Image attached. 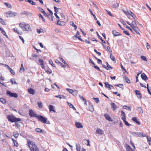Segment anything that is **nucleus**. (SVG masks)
Returning <instances> with one entry per match:
<instances>
[{
	"label": "nucleus",
	"instance_id": "obj_53",
	"mask_svg": "<svg viewBox=\"0 0 151 151\" xmlns=\"http://www.w3.org/2000/svg\"><path fill=\"white\" fill-rule=\"evenodd\" d=\"M141 58L143 60L145 61H147V58H146V57L144 56H143V55L141 56Z\"/></svg>",
	"mask_w": 151,
	"mask_h": 151
},
{
	"label": "nucleus",
	"instance_id": "obj_16",
	"mask_svg": "<svg viewBox=\"0 0 151 151\" xmlns=\"http://www.w3.org/2000/svg\"><path fill=\"white\" fill-rule=\"evenodd\" d=\"M111 107H112L113 111H114L116 110L117 108V106L114 103H111Z\"/></svg>",
	"mask_w": 151,
	"mask_h": 151
},
{
	"label": "nucleus",
	"instance_id": "obj_61",
	"mask_svg": "<svg viewBox=\"0 0 151 151\" xmlns=\"http://www.w3.org/2000/svg\"><path fill=\"white\" fill-rule=\"evenodd\" d=\"M141 73H138L137 74V75L136 76V82H138V81H139V80L138 79V76H139V75Z\"/></svg>",
	"mask_w": 151,
	"mask_h": 151
},
{
	"label": "nucleus",
	"instance_id": "obj_19",
	"mask_svg": "<svg viewBox=\"0 0 151 151\" xmlns=\"http://www.w3.org/2000/svg\"><path fill=\"white\" fill-rule=\"evenodd\" d=\"M8 14L11 17L15 16L17 15V13L13 12L11 11L8 12Z\"/></svg>",
	"mask_w": 151,
	"mask_h": 151
},
{
	"label": "nucleus",
	"instance_id": "obj_6",
	"mask_svg": "<svg viewBox=\"0 0 151 151\" xmlns=\"http://www.w3.org/2000/svg\"><path fill=\"white\" fill-rule=\"evenodd\" d=\"M6 92L7 95L11 97L16 98L18 97V94L17 93H12L9 90L7 91Z\"/></svg>",
	"mask_w": 151,
	"mask_h": 151
},
{
	"label": "nucleus",
	"instance_id": "obj_29",
	"mask_svg": "<svg viewBox=\"0 0 151 151\" xmlns=\"http://www.w3.org/2000/svg\"><path fill=\"white\" fill-rule=\"evenodd\" d=\"M138 136L141 137H145L146 136L145 134L144 133H139V134L138 135Z\"/></svg>",
	"mask_w": 151,
	"mask_h": 151
},
{
	"label": "nucleus",
	"instance_id": "obj_7",
	"mask_svg": "<svg viewBox=\"0 0 151 151\" xmlns=\"http://www.w3.org/2000/svg\"><path fill=\"white\" fill-rule=\"evenodd\" d=\"M38 9L40 11L41 13H42L45 16H46L47 17H49V16H50V14H47L44 11V10L41 8L39 7H38Z\"/></svg>",
	"mask_w": 151,
	"mask_h": 151
},
{
	"label": "nucleus",
	"instance_id": "obj_38",
	"mask_svg": "<svg viewBox=\"0 0 151 151\" xmlns=\"http://www.w3.org/2000/svg\"><path fill=\"white\" fill-rule=\"evenodd\" d=\"M39 62L40 63L41 65H43V66L44 61L42 59H39Z\"/></svg>",
	"mask_w": 151,
	"mask_h": 151
},
{
	"label": "nucleus",
	"instance_id": "obj_43",
	"mask_svg": "<svg viewBox=\"0 0 151 151\" xmlns=\"http://www.w3.org/2000/svg\"><path fill=\"white\" fill-rule=\"evenodd\" d=\"M12 139L13 142L14 143V146H17V145H18V144L17 142L15 140H14L13 138H12Z\"/></svg>",
	"mask_w": 151,
	"mask_h": 151
},
{
	"label": "nucleus",
	"instance_id": "obj_40",
	"mask_svg": "<svg viewBox=\"0 0 151 151\" xmlns=\"http://www.w3.org/2000/svg\"><path fill=\"white\" fill-rule=\"evenodd\" d=\"M0 101L1 103H2L3 104H5L6 103V101L3 98H0Z\"/></svg>",
	"mask_w": 151,
	"mask_h": 151
},
{
	"label": "nucleus",
	"instance_id": "obj_57",
	"mask_svg": "<svg viewBox=\"0 0 151 151\" xmlns=\"http://www.w3.org/2000/svg\"><path fill=\"white\" fill-rule=\"evenodd\" d=\"M105 10L107 12V14L111 17H114V16L110 12L106 10Z\"/></svg>",
	"mask_w": 151,
	"mask_h": 151
},
{
	"label": "nucleus",
	"instance_id": "obj_14",
	"mask_svg": "<svg viewBox=\"0 0 151 151\" xmlns=\"http://www.w3.org/2000/svg\"><path fill=\"white\" fill-rule=\"evenodd\" d=\"M112 34L115 36L122 35V34L119 32H117L115 30L112 31Z\"/></svg>",
	"mask_w": 151,
	"mask_h": 151
},
{
	"label": "nucleus",
	"instance_id": "obj_48",
	"mask_svg": "<svg viewBox=\"0 0 151 151\" xmlns=\"http://www.w3.org/2000/svg\"><path fill=\"white\" fill-rule=\"evenodd\" d=\"M147 139L148 142H149V145H151V138L150 137H147Z\"/></svg>",
	"mask_w": 151,
	"mask_h": 151
},
{
	"label": "nucleus",
	"instance_id": "obj_56",
	"mask_svg": "<svg viewBox=\"0 0 151 151\" xmlns=\"http://www.w3.org/2000/svg\"><path fill=\"white\" fill-rule=\"evenodd\" d=\"M67 103L68 104V106H69V107L70 108H72L74 107V106L71 103H69L68 102H67Z\"/></svg>",
	"mask_w": 151,
	"mask_h": 151
},
{
	"label": "nucleus",
	"instance_id": "obj_46",
	"mask_svg": "<svg viewBox=\"0 0 151 151\" xmlns=\"http://www.w3.org/2000/svg\"><path fill=\"white\" fill-rule=\"evenodd\" d=\"M24 69L23 67V64H22L21 65V66L20 71L21 72H24Z\"/></svg>",
	"mask_w": 151,
	"mask_h": 151
},
{
	"label": "nucleus",
	"instance_id": "obj_54",
	"mask_svg": "<svg viewBox=\"0 0 151 151\" xmlns=\"http://www.w3.org/2000/svg\"><path fill=\"white\" fill-rule=\"evenodd\" d=\"M0 22L3 25H5V23L4 22L3 19L1 18H0Z\"/></svg>",
	"mask_w": 151,
	"mask_h": 151
},
{
	"label": "nucleus",
	"instance_id": "obj_21",
	"mask_svg": "<svg viewBox=\"0 0 151 151\" xmlns=\"http://www.w3.org/2000/svg\"><path fill=\"white\" fill-rule=\"evenodd\" d=\"M137 110L139 112V114L142 115L143 112V111L141 107H139L137 108Z\"/></svg>",
	"mask_w": 151,
	"mask_h": 151
},
{
	"label": "nucleus",
	"instance_id": "obj_27",
	"mask_svg": "<svg viewBox=\"0 0 151 151\" xmlns=\"http://www.w3.org/2000/svg\"><path fill=\"white\" fill-rule=\"evenodd\" d=\"M76 147L77 151H80L81 147L79 144H76Z\"/></svg>",
	"mask_w": 151,
	"mask_h": 151
},
{
	"label": "nucleus",
	"instance_id": "obj_41",
	"mask_svg": "<svg viewBox=\"0 0 151 151\" xmlns=\"http://www.w3.org/2000/svg\"><path fill=\"white\" fill-rule=\"evenodd\" d=\"M39 18H41L42 19V21L44 22H45V19L43 17L42 15L41 14H39Z\"/></svg>",
	"mask_w": 151,
	"mask_h": 151
},
{
	"label": "nucleus",
	"instance_id": "obj_15",
	"mask_svg": "<svg viewBox=\"0 0 151 151\" xmlns=\"http://www.w3.org/2000/svg\"><path fill=\"white\" fill-rule=\"evenodd\" d=\"M132 119V121L135 122L138 125H139L140 124V122L137 120V118L136 117H133Z\"/></svg>",
	"mask_w": 151,
	"mask_h": 151
},
{
	"label": "nucleus",
	"instance_id": "obj_50",
	"mask_svg": "<svg viewBox=\"0 0 151 151\" xmlns=\"http://www.w3.org/2000/svg\"><path fill=\"white\" fill-rule=\"evenodd\" d=\"M89 110L91 111H93L94 110V108L93 107V105L90 106L89 107Z\"/></svg>",
	"mask_w": 151,
	"mask_h": 151
},
{
	"label": "nucleus",
	"instance_id": "obj_22",
	"mask_svg": "<svg viewBox=\"0 0 151 151\" xmlns=\"http://www.w3.org/2000/svg\"><path fill=\"white\" fill-rule=\"evenodd\" d=\"M104 116L105 118L108 120L111 121V117L107 114H104Z\"/></svg>",
	"mask_w": 151,
	"mask_h": 151
},
{
	"label": "nucleus",
	"instance_id": "obj_18",
	"mask_svg": "<svg viewBox=\"0 0 151 151\" xmlns=\"http://www.w3.org/2000/svg\"><path fill=\"white\" fill-rule=\"evenodd\" d=\"M79 98H80V99H81V100L83 101H84V105H85L86 106H87V101H86V100L85 99V98L83 96H81L80 95H79Z\"/></svg>",
	"mask_w": 151,
	"mask_h": 151
},
{
	"label": "nucleus",
	"instance_id": "obj_35",
	"mask_svg": "<svg viewBox=\"0 0 151 151\" xmlns=\"http://www.w3.org/2000/svg\"><path fill=\"white\" fill-rule=\"evenodd\" d=\"M47 10L49 11V13H50L49 14H50V17H51V20L52 21H53V18H52V14H53V13H52V12L51 10H50V9H49V8H47Z\"/></svg>",
	"mask_w": 151,
	"mask_h": 151
},
{
	"label": "nucleus",
	"instance_id": "obj_20",
	"mask_svg": "<svg viewBox=\"0 0 151 151\" xmlns=\"http://www.w3.org/2000/svg\"><path fill=\"white\" fill-rule=\"evenodd\" d=\"M105 86L107 88L109 89L110 90L111 89V87L113 88V86L111 85H110L107 82H105L104 83Z\"/></svg>",
	"mask_w": 151,
	"mask_h": 151
},
{
	"label": "nucleus",
	"instance_id": "obj_31",
	"mask_svg": "<svg viewBox=\"0 0 151 151\" xmlns=\"http://www.w3.org/2000/svg\"><path fill=\"white\" fill-rule=\"evenodd\" d=\"M70 25L71 26L75 28V30H76L77 29V26L75 25L74 24V23L73 22H71L70 23Z\"/></svg>",
	"mask_w": 151,
	"mask_h": 151
},
{
	"label": "nucleus",
	"instance_id": "obj_8",
	"mask_svg": "<svg viewBox=\"0 0 151 151\" xmlns=\"http://www.w3.org/2000/svg\"><path fill=\"white\" fill-rule=\"evenodd\" d=\"M81 36L80 35V33L79 32L77 31L76 34L74 37H73V39L75 37H76L78 38L79 40L81 41H83V40L81 38Z\"/></svg>",
	"mask_w": 151,
	"mask_h": 151
},
{
	"label": "nucleus",
	"instance_id": "obj_52",
	"mask_svg": "<svg viewBox=\"0 0 151 151\" xmlns=\"http://www.w3.org/2000/svg\"><path fill=\"white\" fill-rule=\"evenodd\" d=\"M132 25L133 26V27H137L136 22L132 21Z\"/></svg>",
	"mask_w": 151,
	"mask_h": 151
},
{
	"label": "nucleus",
	"instance_id": "obj_10",
	"mask_svg": "<svg viewBox=\"0 0 151 151\" xmlns=\"http://www.w3.org/2000/svg\"><path fill=\"white\" fill-rule=\"evenodd\" d=\"M132 29L134 30V31H135L136 33L139 35L140 34L139 32L140 30L138 27H133V26H132Z\"/></svg>",
	"mask_w": 151,
	"mask_h": 151
},
{
	"label": "nucleus",
	"instance_id": "obj_26",
	"mask_svg": "<svg viewBox=\"0 0 151 151\" xmlns=\"http://www.w3.org/2000/svg\"><path fill=\"white\" fill-rule=\"evenodd\" d=\"M25 1L29 2V4L32 5H34L36 4V3L32 0H25Z\"/></svg>",
	"mask_w": 151,
	"mask_h": 151
},
{
	"label": "nucleus",
	"instance_id": "obj_24",
	"mask_svg": "<svg viewBox=\"0 0 151 151\" xmlns=\"http://www.w3.org/2000/svg\"><path fill=\"white\" fill-rule=\"evenodd\" d=\"M57 24H58L60 25L63 26L65 24V23L64 22L61 21L59 20H58L57 21Z\"/></svg>",
	"mask_w": 151,
	"mask_h": 151
},
{
	"label": "nucleus",
	"instance_id": "obj_47",
	"mask_svg": "<svg viewBox=\"0 0 151 151\" xmlns=\"http://www.w3.org/2000/svg\"><path fill=\"white\" fill-rule=\"evenodd\" d=\"M115 86H116L119 87L120 88H121L122 89H123V88H124L123 87L122 88V87L123 86V85L122 84H119L115 85Z\"/></svg>",
	"mask_w": 151,
	"mask_h": 151
},
{
	"label": "nucleus",
	"instance_id": "obj_11",
	"mask_svg": "<svg viewBox=\"0 0 151 151\" xmlns=\"http://www.w3.org/2000/svg\"><path fill=\"white\" fill-rule=\"evenodd\" d=\"M134 92L138 98H141L142 97V95L140 91L139 90H135L134 91Z\"/></svg>",
	"mask_w": 151,
	"mask_h": 151
},
{
	"label": "nucleus",
	"instance_id": "obj_30",
	"mask_svg": "<svg viewBox=\"0 0 151 151\" xmlns=\"http://www.w3.org/2000/svg\"><path fill=\"white\" fill-rule=\"evenodd\" d=\"M106 64L107 65V66H106V69L107 70H109L110 69H113V68L112 67H111V66L108 64V62H106Z\"/></svg>",
	"mask_w": 151,
	"mask_h": 151
},
{
	"label": "nucleus",
	"instance_id": "obj_32",
	"mask_svg": "<svg viewBox=\"0 0 151 151\" xmlns=\"http://www.w3.org/2000/svg\"><path fill=\"white\" fill-rule=\"evenodd\" d=\"M37 104L39 108H41L43 106L42 102L38 101L37 102Z\"/></svg>",
	"mask_w": 151,
	"mask_h": 151
},
{
	"label": "nucleus",
	"instance_id": "obj_62",
	"mask_svg": "<svg viewBox=\"0 0 151 151\" xmlns=\"http://www.w3.org/2000/svg\"><path fill=\"white\" fill-rule=\"evenodd\" d=\"M54 10H55V13H58V11L59 10V9L57 8V7H56V6H55L54 7Z\"/></svg>",
	"mask_w": 151,
	"mask_h": 151
},
{
	"label": "nucleus",
	"instance_id": "obj_4",
	"mask_svg": "<svg viewBox=\"0 0 151 151\" xmlns=\"http://www.w3.org/2000/svg\"><path fill=\"white\" fill-rule=\"evenodd\" d=\"M39 120L43 123H45L47 122V118L46 117H44L41 115H39L37 116V118Z\"/></svg>",
	"mask_w": 151,
	"mask_h": 151
},
{
	"label": "nucleus",
	"instance_id": "obj_13",
	"mask_svg": "<svg viewBox=\"0 0 151 151\" xmlns=\"http://www.w3.org/2000/svg\"><path fill=\"white\" fill-rule=\"evenodd\" d=\"M96 132L97 133L100 135H102L104 134L103 131L100 128H98L96 130Z\"/></svg>",
	"mask_w": 151,
	"mask_h": 151
},
{
	"label": "nucleus",
	"instance_id": "obj_3",
	"mask_svg": "<svg viewBox=\"0 0 151 151\" xmlns=\"http://www.w3.org/2000/svg\"><path fill=\"white\" fill-rule=\"evenodd\" d=\"M7 118L9 121L12 122H19L21 120L20 118H17L12 115H8Z\"/></svg>",
	"mask_w": 151,
	"mask_h": 151
},
{
	"label": "nucleus",
	"instance_id": "obj_2",
	"mask_svg": "<svg viewBox=\"0 0 151 151\" xmlns=\"http://www.w3.org/2000/svg\"><path fill=\"white\" fill-rule=\"evenodd\" d=\"M27 143L29 147L30 148L31 151H39V149L37 146L34 144L33 142L30 139H28Z\"/></svg>",
	"mask_w": 151,
	"mask_h": 151
},
{
	"label": "nucleus",
	"instance_id": "obj_58",
	"mask_svg": "<svg viewBox=\"0 0 151 151\" xmlns=\"http://www.w3.org/2000/svg\"><path fill=\"white\" fill-rule=\"evenodd\" d=\"M93 99L95 100V102H96V103H98L99 101V99L98 98H94Z\"/></svg>",
	"mask_w": 151,
	"mask_h": 151
},
{
	"label": "nucleus",
	"instance_id": "obj_12",
	"mask_svg": "<svg viewBox=\"0 0 151 151\" xmlns=\"http://www.w3.org/2000/svg\"><path fill=\"white\" fill-rule=\"evenodd\" d=\"M141 77L145 81L147 80L148 79V77H147V76H146V75L145 73H142L141 75Z\"/></svg>",
	"mask_w": 151,
	"mask_h": 151
},
{
	"label": "nucleus",
	"instance_id": "obj_23",
	"mask_svg": "<svg viewBox=\"0 0 151 151\" xmlns=\"http://www.w3.org/2000/svg\"><path fill=\"white\" fill-rule=\"evenodd\" d=\"M28 92L31 94L33 95L35 94V91L32 88H29L28 89Z\"/></svg>",
	"mask_w": 151,
	"mask_h": 151
},
{
	"label": "nucleus",
	"instance_id": "obj_37",
	"mask_svg": "<svg viewBox=\"0 0 151 151\" xmlns=\"http://www.w3.org/2000/svg\"><path fill=\"white\" fill-rule=\"evenodd\" d=\"M124 78L126 82L128 83H131L130 81L127 77H125Z\"/></svg>",
	"mask_w": 151,
	"mask_h": 151
},
{
	"label": "nucleus",
	"instance_id": "obj_60",
	"mask_svg": "<svg viewBox=\"0 0 151 151\" xmlns=\"http://www.w3.org/2000/svg\"><path fill=\"white\" fill-rule=\"evenodd\" d=\"M121 116L122 117H126L125 113L123 111H121Z\"/></svg>",
	"mask_w": 151,
	"mask_h": 151
},
{
	"label": "nucleus",
	"instance_id": "obj_45",
	"mask_svg": "<svg viewBox=\"0 0 151 151\" xmlns=\"http://www.w3.org/2000/svg\"><path fill=\"white\" fill-rule=\"evenodd\" d=\"M9 70L12 74L14 75H15V73L14 71L11 68L9 69Z\"/></svg>",
	"mask_w": 151,
	"mask_h": 151
},
{
	"label": "nucleus",
	"instance_id": "obj_64",
	"mask_svg": "<svg viewBox=\"0 0 151 151\" xmlns=\"http://www.w3.org/2000/svg\"><path fill=\"white\" fill-rule=\"evenodd\" d=\"M94 51L97 54L99 55L100 56L101 55V53L100 52H98L97 51V50L95 49L94 50Z\"/></svg>",
	"mask_w": 151,
	"mask_h": 151
},
{
	"label": "nucleus",
	"instance_id": "obj_5",
	"mask_svg": "<svg viewBox=\"0 0 151 151\" xmlns=\"http://www.w3.org/2000/svg\"><path fill=\"white\" fill-rule=\"evenodd\" d=\"M29 115L31 117H37L38 115H37L35 111H34L32 109L29 110Z\"/></svg>",
	"mask_w": 151,
	"mask_h": 151
},
{
	"label": "nucleus",
	"instance_id": "obj_34",
	"mask_svg": "<svg viewBox=\"0 0 151 151\" xmlns=\"http://www.w3.org/2000/svg\"><path fill=\"white\" fill-rule=\"evenodd\" d=\"M13 135L15 138H17L19 135V134L16 132H14L13 133Z\"/></svg>",
	"mask_w": 151,
	"mask_h": 151
},
{
	"label": "nucleus",
	"instance_id": "obj_39",
	"mask_svg": "<svg viewBox=\"0 0 151 151\" xmlns=\"http://www.w3.org/2000/svg\"><path fill=\"white\" fill-rule=\"evenodd\" d=\"M110 58L112 61L114 62H116L115 58L114 56L112 55V54H111L110 55Z\"/></svg>",
	"mask_w": 151,
	"mask_h": 151
},
{
	"label": "nucleus",
	"instance_id": "obj_17",
	"mask_svg": "<svg viewBox=\"0 0 151 151\" xmlns=\"http://www.w3.org/2000/svg\"><path fill=\"white\" fill-rule=\"evenodd\" d=\"M55 62L58 64V65H59L62 66L63 67H66V66H65L63 65L62 63L60 62L57 59H56L55 60Z\"/></svg>",
	"mask_w": 151,
	"mask_h": 151
},
{
	"label": "nucleus",
	"instance_id": "obj_36",
	"mask_svg": "<svg viewBox=\"0 0 151 151\" xmlns=\"http://www.w3.org/2000/svg\"><path fill=\"white\" fill-rule=\"evenodd\" d=\"M73 92L72 94L74 96L77 95L78 93V91L77 90H73Z\"/></svg>",
	"mask_w": 151,
	"mask_h": 151
},
{
	"label": "nucleus",
	"instance_id": "obj_25",
	"mask_svg": "<svg viewBox=\"0 0 151 151\" xmlns=\"http://www.w3.org/2000/svg\"><path fill=\"white\" fill-rule=\"evenodd\" d=\"M128 14L131 15V16L134 19V20H135V18H136V16L135 14L133 13L131 11H129L128 12Z\"/></svg>",
	"mask_w": 151,
	"mask_h": 151
},
{
	"label": "nucleus",
	"instance_id": "obj_59",
	"mask_svg": "<svg viewBox=\"0 0 151 151\" xmlns=\"http://www.w3.org/2000/svg\"><path fill=\"white\" fill-rule=\"evenodd\" d=\"M49 63L50 65H51L53 67H55V65L53 64V62L52 61L50 60H49Z\"/></svg>",
	"mask_w": 151,
	"mask_h": 151
},
{
	"label": "nucleus",
	"instance_id": "obj_63",
	"mask_svg": "<svg viewBox=\"0 0 151 151\" xmlns=\"http://www.w3.org/2000/svg\"><path fill=\"white\" fill-rule=\"evenodd\" d=\"M66 90L70 93L72 94L73 90L70 88H67Z\"/></svg>",
	"mask_w": 151,
	"mask_h": 151
},
{
	"label": "nucleus",
	"instance_id": "obj_1",
	"mask_svg": "<svg viewBox=\"0 0 151 151\" xmlns=\"http://www.w3.org/2000/svg\"><path fill=\"white\" fill-rule=\"evenodd\" d=\"M19 27L23 31H31V28L29 25L24 22H21L19 24Z\"/></svg>",
	"mask_w": 151,
	"mask_h": 151
},
{
	"label": "nucleus",
	"instance_id": "obj_49",
	"mask_svg": "<svg viewBox=\"0 0 151 151\" xmlns=\"http://www.w3.org/2000/svg\"><path fill=\"white\" fill-rule=\"evenodd\" d=\"M123 108L124 109H125L127 110H129L130 111L131 110V108L127 106H124L123 107Z\"/></svg>",
	"mask_w": 151,
	"mask_h": 151
},
{
	"label": "nucleus",
	"instance_id": "obj_51",
	"mask_svg": "<svg viewBox=\"0 0 151 151\" xmlns=\"http://www.w3.org/2000/svg\"><path fill=\"white\" fill-rule=\"evenodd\" d=\"M119 6V4L118 3H116L112 5V6L114 8L117 7Z\"/></svg>",
	"mask_w": 151,
	"mask_h": 151
},
{
	"label": "nucleus",
	"instance_id": "obj_42",
	"mask_svg": "<svg viewBox=\"0 0 151 151\" xmlns=\"http://www.w3.org/2000/svg\"><path fill=\"white\" fill-rule=\"evenodd\" d=\"M35 131L38 132H42V130L41 129L37 128L36 129Z\"/></svg>",
	"mask_w": 151,
	"mask_h": 151
},
{
	"label": "nucleus",
	"instance_id": "obj_28",
	"mask_svg": "<svg viewBox=\"0 0 151 151\" xmlns=\"http://www.w3.org/2000/svg\"><path fill=\"white\" fill-rule=\"evenodd\" d=\"M49 108L50 111H52L54 112H55V111L54 110V107L52 105H50L49 106Z\"/></svg>",
	"mask_w": 151,
	"mask_h": 151
},
{
	"label": "nucleus",
	"instance_id": "obj_9",
	"mask_svg": "<svg viewBox=\"0 0 151 151\" xmlns=\"http://www.w3.org/2000/svg\"><path fill=\"white\" fill-rule=\"evenodd\" d=\"M75 125L77 128H81L83 127L82 124L80 122H75Z\"/></svg>",
	"mask_w": 151,
	"mask_h": 151
},
{
	"label": "nucleus",
	"instance_id": "obj_55",
	"mask_svg": "<svg viewBox=\"0 0 151 151\" xmlns=\"http://www.w3.org/2000/svg\"><path fill=\"white\" fill-rule=\"evenodd\" d=\"M15 126L17 128H19L20 127V125L16 122H15Z\"/></svg>",
	"mask_w": 151,
	"mask_h": 151
},
{
	"label": "nucleus",
	"instance_id": "obj_33",
	"mask_svg": "<svg viewBox=\"0 0 151 151\" xmlns=\"http://www.w3.org/2000/svg\"><path fill=\"white\" fill-rule=\"evenodd\" d=\"M126 149L127 151H134L131 147L128 145L127 146Z\"/></svg>",
	"mask_w": 151,
	"mask_h": 151
},
{
	"label": "nucleus",
	"instance_id": "obj_44",
	"mask_svg": "<svg viewBox=\"0 0 151 151\" xmlns=\"http://www.w3.org/2000/svg\"><path fill=\"white\" fill-rule=\"evenodd\" d=\"M60 60H61L63 62L65 65L66 66V67L68 65L66 63V62L62 58H60Z\"/></svg>",
	"mask_w": 151,
	"mask_h": 151
}]
</instances>
